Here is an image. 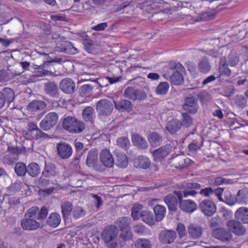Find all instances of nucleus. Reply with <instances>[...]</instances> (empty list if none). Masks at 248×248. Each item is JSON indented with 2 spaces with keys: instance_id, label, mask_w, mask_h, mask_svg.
I'll use <instances>...</instances> for the list:
<instances>
[{
  "instance_id": "1",
  "label": "nucleus",
  "mask_w": 248,
  "mask_h": 248,
  "mask_svg": "<svg viewBox=\"0 0 248 248\" xmlns=\"http://www.w3.org/2000/svg\"><path fill=\"white\" fill-rule=\"evenodd\" d=\"M118 233V228L114 225L106 226L101 232V238L108 248H117L118 242L116 238Z\"/></svg>"
},
{
  "instance_id": "2",
  "label": "nucleus",
  "mask_w": 248,
  "mask_h": 248,
  "mask_svg": "<svg viewBox=\"0 0 248 248\" xmlns=\"http://www.w3.org/2000/svg\"><path fill=\"white\" fill-rule=\"evenodd\" d=\"M62 126L64 129L72 133H80L85 129L84 123L72 116H66L63 119Z\"/></svg>"
},
{
  "instance_id": "3",
  "label": "nucleus",
  "mask_w": 248,
  "mask_h": 248,
  "mask_svg": "<svg viewBox=\"0 0 248 248\" xmlns=\"http://www.w3.org/2000/svg\"><path fill=\"white\" fill-rule=\"evenodd\" d=\"M181 187L185 190L173 191V195L178 198L179 204L181 201H184L182 199L183 197H187L189 195L195 196L198 193L196 190L200 189L201 185L197 183H185L182 184Z\"/></svg>"
},
{
  "instance_id": "4",
  "label": "nucleus",
  "mask_w": 248,
  "mask_h": 248,
  "mask_svg": "<svg viewBox=\"0 0 248 248\" xmlns=\"http://www.w3.org/2000/svg\"><path fill=\"white\" fill-rule=\"evenodd\" d=\"M96 109L99 116L102 117L110 115L113 109V106L109 100L101 99L96 103Z\"/></svg>"
},
{
  "instance_id": "5",
  "label": "nucleus",
  "mask_w": 248,
  "mask_h": 248,
  "mask_svg": "<svg viewBox=\"0 0 248 248\" xmlns=\"http://www.w3.org/2000/svg\"><path fill=\"white\" fill-rule=\"evenodd\" d=\"M58 115L54 112H50L46 115L40 123L39 126L41 129L46 131L52 128L57 123Z\"/></svg>"
},
{
  "instance_id": "6",
  "label": "nucleus",
  "mask_w": 248,
  "mask_h": 248,
  "mask_svg": "<svg viewBox=\"0 0 248 248\" xmlns=\"http://www.w3.org/2000/svg\"><path fill=\"white\" fill-rule=\"evenodd\" d=\"M86 164L88 167L93 168L96 171L102 172L105 170L102 165L98 161V154L95 150L92 149L89 151Z\"/></svg>"
},
{
  "instance_id": "7",
  "label": "nucleus",
  "mask_w": 248,
  "mask_h": 248,
  "mask_svg": "<svg viewBox=\"0 0 248 248\" xmlns=\"http://www.w3.org/2000/svg\"><path fill=\"white\" fill-rule=\"evenodd\" d=\"M55 50L70 55H74L79 52L78 49L70 42L65 40H61L57 42Z\"/></svg>"
},
{
  "instance_id": "8",
  "label": "nucleus",
  "mask_w": 248,
  "mask_h": 248,
  "mask_svg": "<svg viewBox=\"0 0 248 248\" xmlns=\"http://www.w3.org/2000/svg\"><path fill=\"white\" fill-rule=\"evenodd\" d=\"M182 108L187 113L192 115L196 114L199 108L198 99L194 96L186 97Z\"/></svg>"
},
{
  "instance_id": "9",
  "label": "nucleus",
  "mask_w": 248,
  "mask_h": 248,
  "mask_svg": "<svg viewBox=\"0 0 248 248\" xmlns=\"http://www.w3.org/2000/svg\"><path fill=\"white\" fill-rule=\"evenodd\" d=\"M211 233L213 237L223 243H228L232 239L231 233L223 228L214 229L212 230Z\"/></svg>"
},
{
  "instance_id": "10",
  "label": "nucleus",
  "mask_w": 248,
  "mask_h": 248,
  "mask_svg": "<svg viewBox=\"0 0 248 248\" xmlns=\"http://www.w3.org/2000/svg\"><path fill=\"white\" fill-rule=\"evenodd\" d=\"M56 147L58 155L61 159H67L70 157L73 154L71 145L65 142L58 143Z\"/></svg>"
},
{
  "instance_id": "11",
  "label": "nucleus",
  "mask_w": 248,
  "mask_h": 248,
  "mask_svg": "<svg viewBox=\"0 0 248 248\" xmlns=\"http://www.w3.org/2000/svg\"><path fill=\"white\" fill-rule=\"evenodd\" d=\"M199 208L207 217L212 216L217 210L216 205L209 200H204L199 203Z\"/></svg>"
},
{
  "instance_id": "12",
  "label": "nucleus",
  "mask_w": 248,
  "mask_h": 248,
  "mask_svg": "<svg viewBox=\"0 0 248 248\" xmlns=\"http://www.w3.org/2000/svg\"><path fill=\"white\" fill-rule=\"evenodd\" d=\"M172 146L170 144L162 146L153 152L154 160L155 162H161L170 152Z\"/></svg>"
},
{
  "instance_id": "13",
  "label": "nucleus",
  "mask_w": 248,
  "mask_h": 248,
  "mask_svg": "<svg viewBox=\"0 0 248 248\" xmlns=\"http://www.w3.org/2000/svg\"><path fill=\"white\" fill-rule=\"evenodd\" d=\"M227 226L229 230L237 236H242L246 233V227L238 221L234 220L228 221Z\"/></svg>"
},
{
  "instance_id": "14",
  "label": "nucleus",
  "mask_w": 248,
  "mask_h": 248,
  "mask_svg": "<svg viewBox=\"0 0 248 248\" xmlns=\"http://www.w3.org/2000/svg\"><path fill=\"white\" fill-rule=\"evenodd\" d=\"M176 238V233L173 230H164L158 235V239L161 244L164 245L172 243Z\"/></svg>"
},
{
  "instance_id": "15",
  "label": "nucleus",
  "mask_w": 248,
  "mask_h": 248,
  "mask_svg": "<svg viewBox=\"0 0 248 248\" xmlns=\"http://www.w3.org/2000/svg\"><path fill=\"white\" fill-rule=\"evenodd\" d=\"M15 97V93L11 88H5L0 91V109L5 103L10 104L13 101Z\"/></svg>"
},
{
  "instance_id": "16",
  "label": "nucleus",
  "mask_w": 248,
  "mask_h": 248,
  "mask_svg": "<svg viewBox=\"0 0 248 248\" xmlns=\"http://www.w3.org/2000/svg\"><path fill=\"white\" fill-rule=\"evenodd\" d=\"M172 165L175 168L182 169L187 167L192 161L183 155H177L171 158Z\"/></svg>"
},
{
  "instance_id": "17",
  "label": "nucleus",
  "mask_w": 248,
  "mask_h": 248,
  "mask_svg": "<svg viewBox=\"0 0 248 248\" xmlns=\"http://www.w3.org/2000/svg\"><path fill=\"white\" fill-rule=\"evenodd\" d=\"M100 159L104 166L111 168L114 163V159L110 151L108 149L102 150L99 155Z\"/></svg>"
},
{
  "instance_id": "18",
  "label": "nucleus",
  "mask_w": 248,
  "mask_h": 248,
  "mask_svg": "<svg viewBox=\"0 0 248 248\" xmlns=\"http://www.w3.org/2000/svg\"><path fill=\"white\" fill-rule=\"evenodd\" d=\"M20 224L22 228L24 230H35L40 226V223L37 222L35 218L26 217H24L21 220Z\"/></svg>"
},
{
  "instance_id": "19",
  "label": "nucleus",
  "mask_w": 248,
  "mask_h": 248,
  "mask_svg": "<svg viewBox=\"0 0 248 248\" xmlns=\"http://www.w3.org/2000/svg\"><path fill=\"white\" fill-rule=\"evenodd\" d=\"M44 91L45 93L50 97L58 98L59 97V90L58 85L54 81H48L44 84Z\"/></svg>"
},
{
  "instance_id": "20",
  "label": "nucleus",
  "mask_w": 248,
  "mask_h": 248,
  "mask_svg": "<svg viewBox=\"0 0 248 248\" xmlns=\"http://www.w3.org/2000/svg\"><path fill=\"white\" fill-rule=\"evenodd\" d=\"M76 84L73 80L69 78H65L60 83V88L64 93L71 94L74 92Z\"/></svg>"
},
{
  "instance_id": "21",
  "label": "nucleus",
  "mask_w": 248,
  "mask_h": 248,
  "mask_svg": "<svg viewBox=\"0 0 248 248\" xmlns=\"http://www.w3.org/2000/svg\"><path fill=\"white\" fill-rule=\"evenodd\" d=\"M179 207L183 212L191 213L197 210L198 206L194 201L190 200H185L184 201H181L179 204Z\"/></svg>"
},
{
  "instance_id": "22",
  "label": "nucleus",
  "mask_w": 248,
  "mask_h": 248,
  "mask_svg": "<svg viewBox=\"0 0 248 248\" xmlns=\"http://www.w3.org/2000/svg\"><path fill=\"white\" fill-rule=\"evenodd\" d=\"M164 201L167 205L169 212L173 213L176 211L179 202L174 195L168 194L164 198Z\"/></svg>"
},
{
  "instance_id": "23",
  "label": "nucleus",
  "mask_w": 248,
  "mask_h": 248,
  "mask_svg": "<svg viewBox=\"0 0 248 248\" xmlns=\"http://www.w3.org/2000/svg\"><path fill=\"white\" fill-rule=\"evenodd\" d=\"M114 104L115 108L119 111L130 112L132 110V105L131 102L127 100L114 101Z\"/></svg>"
},
{
  "instance_id": "24",
  "label": "nucleus",
  "mask_w": 248,
  "mask_h": 248,
  "mask_svg": "<svg viewBox=\"0 0 248 248\" xmlns=\"http://www.w3.org/2000/svg\"><path fill=\"white\" fill-rule=\"evenodd\" d=\"M58 174L56 165L52 163H45L44 170L42 172V175L45 177L49 178L54 177Z\"/></svg>"
},
{
  "instance_id": "25",
  "label": "nucleus",
  "mask_w": 248,
  "mask_h": 248,
  "mask_svg": "<svg viewBox=\"0 0 248 248\" xmlns=\"http://www.w3.org/2000/svg\"><path fill=\"white\" fill-rule=\"evenodd\" d=\"M132 141L135 146L139 149L145 150L148 147V144L145 139L140 135L135 134L132 136Z\"/></svg>"
},
{
  "instance_id": "26",
  "label": "nucleus",
  "mask_w": 248,
  "mask_h": 248,
  "mask_svg": "<svg viewBox=\"0 0 248 248\" xmlns=\"http://www.w3.org/2000/svg\"><path fill=\"white\" fill-rule=\"evenodd\" d=\"M46 107V103L44 101L40 100H33L27 106L28 110L31 112L41 111Z\"/></svg>"
},
{
  "instance_id": "27",
  "label": "nucleus",
  "mask_w": 248,
  "mask_h": 248,
  "mask_svg": "<svg viewBox=\"0 0 248 248\" xmlns=\"http://www.w3.org/2000/svg\"><path fill=\"white\" fill-rule=\"evenodd\" d=\"M134 165L137 168L146 169L150 167L151 161L147 156L140 155L135 159Z\"/></svg>"
},
{
  "instance_id": "28",
  "label": "nucleus",
  "mask_w": 248,
  "mask_h": 248,
  "mask_svg": "<svg viewBox=\"0 0 248 248\" xmlns=\"http://www.w3.org/2000/svg\"><path fill=\"white\" fill-rule=\"evenodd\" d=\"M115 157V164L120 168H125L128 164V160L125 154L118 151L114 152Z\"/></svg>"
},
{
  "instance_id": "29",
  "label": "nucleus",
  "mask_w": 248,
  "mask_h": 248,
  "mask_svg": "<svg viewBox=\"0 0 248 248\" xmlns=\"http://www.w3.org/2000/svg\"><path fill=\"white\" fill-rule=\"evenodd\" d=\"M82 116L85 122L93 124L95 118V112L93 108L92 107H86L82 110Z\"/></svg>"
},
{
  "instance_id": "30",
  "label": "nucleus",
  "mask_w": 248,
  "mask_h": 248,
  "mask_svg": "<svg viewBox=\"0 0 248 248\" xmlns=\"http://www.w3.org/2000/svg\"><path fill=\"white\" fill-rule=\"evenodd\" d=\"M181 127V121L176 119H173L172 120L169 121L166 126L167 130L170 134L176 133L180 130Z\"/></svg>"
},
{
  "instance_id": "31",
  "label": "nucleus",
  "mask_w": 248,
  "mask_h": 248,
  "mask_svg": "<svg viewBox=\"0 0 248 248\" xmlns=\"http://www.w3.org/2000/svg\"><path fill=\"white\" fill-rule=\"evenodd\" d=\"M148 141L150 145L155 147L162 144L163 138L156 132L150 133L148 136Z\"/></svg>"
},
{
  "instance_id": "32",
  "label": "nucleus",
  "mask_w": 248,
  "mask_h": 248,
  "mask_svg": "<svg viewBox=\"0 0 248 248\" xmlns=\"http://www.w3.org/2000/svg\"><path fill=\"white\" fill-rule=\"evenodd\" d=\"M189 235L193 239L200 238L202 232V228L198 225L190 224L188 227Z\"/></svg>"
},
{
  "instance_id": "33",
  "label": "nucleus",
  "mask_w": 248,
  "mask_h": 248,
  "mask_svg": "<svg viewBox=\"0 0 248 248\" xmlns=\"http://www.w3.org/2000/svg\"><path fill=\"white\" fill-rule=\"evenodd\" d=\"M234 217L244 223H248V208L244 207L239 208L235 212Z\"/></svg>"
},
{
  "instance_id": "34",
  "label": "nucleus",
  "mask_w": 248,
  "mask_h": 248,
  "mask_svg": "<svg viewBox=\"0 0 248 248\" xmlns=\"http://www.w3.org/2000/svg\"><path fill=\"white\" fill-rule=\"evenodd\" d=\"M228 65L226 57H221L219 62V72L220 75H225L226 77L231 75V70L228 67Z\"/></svg>"
},
{
  "instance_id": "35",
  "label": "nucleus",
  "mask_w": 248,
  "mask_h": 248,
  "mask_svg": "<svg viewBox=\"0 0 248 248\" xmlns=\"http://www.w3.org/2000/svg\"><path fill=\"white\" fill-rule=\"evenodd\" d=\"M198 68L199 70L203 74H207L210 72L211 69V65L207 57H203L199 60Z\"/></svg>"
},
{
  "instance_id": "36",
  "label": "nucleus",
  "mask_w": 248,
  "mask_h": 248,
  "mask_svg": "<svg viewBox=\"0 0 248 248\" xmlns=\"http://www.w3.org/2000/svg\"><path fill=\"white\" fill-rule=\"evenodd\" d=\"M61 217L60 215L56 213H51L46 220V223L51 227L55 228L60 223Z\"/></svg>"
},
{
  "instance_id": "37",
  "label": "nucleus",
  "mask_w": 248,
  "mask_h": 248,
  "mask_svg": "<svg viewBox=\"0 0 248 248\" xmlns=\"http://www.w3.org/2000/svg\"><path fill=\"white\" fill-rule=\"evenodd\" d=\"M131 218L128 217H119L116 222V227L119 228L121 231L124 230H127L130 229L129 225L131 223Z\"/></svg>"
},
{
  "instance_id": "38",
  "label": "nucleus",
  "mask_w": 248,
  "mask_h": 248,
  "mask_svg": "<svg viewBox=\"0 0 248 248\" xmlns=\"http://www.w3.org/2000/svg\"><path fill=\"white\" fill-rule=\"evenodd\" d=\"M142 93L138 89H136L132 87L127 88L124 92L125 97L132 100L140 99V95Z\"/></svg>"
},
{
  "instance_id": "39",
  "label": "nucleus",
  "mask_w": 248,
  "mask_h": 248,
  "mask_svg": "<svg viewBox=\"0 0 248 248\" xmlns=\"http://www.w3.org/2000/svg\"><path fill=\"white\" fill-rule=\"evenodd\" d=\"M154 211L155 215V219L158 222L163 220L165 217L166 209L163 205L157 204L154 207Z\"/></svg>"
},
{
  "instance_id": "40",
  "label": "nucleus",
  "mask_w": 248,
  "mask_h": 248,
  "mask_svg": "<svg viewBox=\"0 0 248 248\" xmlns=\"http://www.w3.org/2000/svg\"><path fill=\"white\" fill-rule=\"evenodd\" d=\"M142 220L150 226L155 224V219L153 213L150 211L144 210L140 213Z\"/></svg>"
},
{
  "instance_id": "41",
  "label": "nucleus",
  "mask_w": 248,
  "mask_h": 248,
  "mask_svg": "<svg viewBox=\"0 0 248 248\" xmlns=\"http://www.w3.org/2000/svg\"><path fill=\"white\" fill-rule=\"evenodd\" d=\"M27 173L32 177H36L40 173V168L39 165L32 162L27 166Z\"/></svg>"
},
{
  "instance_id": "42",
  "label": "nucleus",
  "mask_w": 248,
  "mask_h": 248,
  "mask_svg": "<svg viewBox=\"0 0 248 248\" xmlns=\"http://www.w3.org/2000/svg\"><path fill=\"white\" fill-rule=\"evenodd\" d=\"M229 51V49L226 47H222L218 49L210 50L208 51V54L214 58H217L225 57V55Z\"/></svg>"
},
{
  "instance_id": "43",
  "label": "nucleus",
  "mask_w": 248,
  "mask_h": 248,
  "mask_svg": "<svg viewBox=\"0 0 248 248\" xmlns=\"http://www.w3.org/2000/svg\"><path fill=\"white\" fill-rule=\"evenodd\" d=\"M227 62L230 66H235L239 62V59L236 52L234 50H231L226 58Z\"/></svg>"
},
{
  "instance_id": "44",
  "label": "nucleus",
  "mask_w": 248,
  "mask_h": 248,
  "mask_svg": "<svg viewBox=\"0 0 248 248\" xmlns=\"http://www.w3.org/2000/svg\"><path fill=\"white\" fill-rule=\"evenodd\" d=\"M81 43L84 46V49L88 53L94 54L96 52L93 42L91 39L88 38L82 39Z\"/></svg>"
},
{
  "instance_id": "45",
  "label": "nucleus",
  "mask_w": 248,
  "mask_h": 248,
  "mask_svg": "<svg viewBox=\"0 0 248 248\" xmlns=\"http://www.w3.org/2000/svg\"><path fill=\"white\" fill-rule=\"evenodd\" d=\"M14 170L16 174L19 177L25 176L27 171L25 164L21 162L16 163Z\"/></svg>"
},
{
  "instance_id": "46",
  "label": "nucleus",
  "mask_w": 248,
  "mask_h": 248,
  "mask_svg": "<svg viewBox=\"0 0 248 248\" xmlns=\"http://www.w3.org/2000/svg\"><path fill=\"white\" fill-rule=\"evenodd\" d=\"M62 212L64 218H67L73 209V204L71 202H65L61 205Z\"/></svg>"
},
{
  "instance_id": "47",
  "label": "nucleus",
  "mask_w": 248,
  "mask_h": 248,
  "mask_svg": "<svg viewBox=\"0 0 248 248\" xmlns=\"http://www.w3.org/2000/svg\"><path fill=\"white\" fill-rule=\"evenodd\" d=\"M169 87V84L167 82H161L157 86L155 91L157 94L163 95L168 93Z\"/></svg>"
},
{
  "instance_id": "48",
  "label": "nucleus",
  "mask_w": 248,
  "mask_h": 248,
  "mask_svg": "<svg viewBox=\"0 0 248 248\" xmlns=\"http://www.w3.org/2000/svg\"><path fill=\"white\" fill-rule=\"evenodd\" d=\"M151 241L146 238H138L135 243V248H151Z\"/></svg>"
},
{
  "instance_id": "49",
  "label": "nucleus",
  "mask_w": 248,
  "mask_h": 248,
  "mask_svg": "<svg viewBox=\"0 0 248 248\" xmlns=\"http://www.w3.org/2000/svg\"><path fill=\"white\" fill-rule=\"evenodd\" d=\"M236 203H246L248 200V192L243 189L239 190L235 196Z\"/></svg>"
},
{
  "instance_id": "50",
  "label": "nucleus",
  "mask_w": 248,
  "mask_h": 248,
  "mask_svg": "<svg viewBox=\"0 0 248 248\" xmlns=\"http://www.w3.org/2000/svg\"><path fill=\"white\" fill-rule=\"evenodd\" d=\"M203 140L201 138L199 139L193 140L192 142L188 145V149L191 152H196L202 146Z\"/></svg>"
},
{
  "instance_id": "51",
  "label": "nucleus",
  "mask_w": 248,
  "mask_h": 248,
  "mask_svg": "<svg viewBox=\"0 0 248 248\" xmlns=\"http://www.w3.org/2000/svg\"><path fill=\"white\" fill-rule=\"evenodd\" d=\"M171 82L176 85L181 84L183 81V77L181 73L178 71H175L171 76L170 78Z\"/></svg>"
},
{
  "instance_id": "52",
  "label": "nucleus",
  "mask_w": 248,
  "mask_h": 248,
  "mask_svg": "<svg viewBox=\"0 0 248 248\" xmlns=\"http://www.w3.org/2000/svg\"><path fill=\"white\" fill-rule=\"evenodd\" d=\"M187 112L182 113V119L181 121V126L183 125L186 128L189 127L193 124V118L190 116Z\"/></svg>"
},
{
  "instance_id": "53",
  "label": "nucleus",
  "mask_w": 248,
  "mask_h": 248,
  "mask_svg": "<svg viewBox=\"0 0 248 248\" xmlns=\"http://www.w3.org/2000/svg\"><path fill=\"white\" fill-rule=\"evenodd\" d=\"M93 87L90 85L85 84L79 89V95L82 97H88L92 94Z\"/></svg>"
},
{
  "instance_id": "54",
  "label": "nucleus",
  "mask_w": 248,
  "mask_h": 248,
  "mask_svg": "<svg viewBox=\"0 0 248 248\" xmlns=\"http://www.w3.org/2000/svg\"><path fill=\"white\" fill-rule=\"evenodd\" d=\"M117 142L118 146L125 150H127L130 145L129 140L126 137L119 138L117 140Z\"/></svg>"
},
{
  "instance_id": "55",
  "label": "nucleus",
  "mask_w": 248,
  "mask_h": 248,
  "mask_svg": "<svg viewBox=\"0 0 248 248\" xmlns=\"http://www.w3.org/2000/svg\"><path fill=\"white\" fill-rule=\"evenodd\" d=\"M142 207V205L140 204H135L133 205L131 210V215L134 220L139 219L140 216V212Z\"/></svg>"
},
{
  "instance_id": "56",
  "label": "nucleus",
  "mask_w": 248,
  "mask_h": 248,
  "mask_svg": "<svg viewBox=\"0 0 248 248\" xmlns=\"http://www.w3.org/2000/svg\"><path fill=\"white\" fill-rule=\"evenodd\" d=\"M234 102L239 108H244L247 102V98L243 95H237L235 97Z\"/></svg>"
},
{
  "instance_id": "57",
  "label": "nucleus",
  "mask_w": 248,
  "mask_h": 248,
  "mask_svg": "<svg viewBox=\"0 0 248 248\" xmlns=\"http://www.w3.org/2000/svg\"><path fill=\"white\" fill-rule=\"evenodd\" d=\"M45 65L46 64L44 63V64L39 66L38 67L36 68L37 71H36V76L43 77L46 75H52L53 74V72L44 69Z\"/></svg>"
},
{
  "instance_id": "58",
  "label": "nucleus",
  "mask_w": 248,
  "mask_h": 248,
  "mask_svg": "<svg viewBox=\"0 0 248 248\" xmlns=\"http://www.w3.org/2000/svg\"><path fill=\"white\" fill-rule=\"evenodd\" d=\"M39 211V209L37 206H33L28 209V212L25 214L24 217L35 219L38 216Z\"/></svg>"
},
{
  "instance_id": "59",
  "label": "nucleus",
  "mask_w": 248,
  "mask_h": 248,
  "mask_svg": "<svg viewBox=\"0 0 248 248\" xmlns=\"http://www.w3.org/2000/svg\"><path fill=\"white\" fill-rule=\"evenodd\" d=\"M18 157H16L11 154H8L4 155L2 157V161L4 164L11 165L14 163L16 160H17Z\"/></svg>"
},
{
  "instance_id": "60",
  "label": "nucleus",
  "mask_w": 248,
  "mask_h": 248,
  "mask_svg": "<svg viewBox=\"0 0 248 248\" xmlns=\"http://www.w3.org/2000/svg\"><path fill=\"white\" fill-rule=\"evenodd\" d=\"M11 73L5 69L0 70V82L7 81L11 78Z\"/></svg>"
},
{
  "instance_id": "61",
  "label": "nucleus",
  "mask_w": 248,
  "mask_h": 248,
  "mask_svg": "<svg viewBox=\"0 0 248 248\" xmlns=\"http://www.w3.org/2000/svg\"><path fill=\"white\" fill-rule=\"evenodd\" d=\"M224 95L227 97L232 96L235 93L234 87L233 85H229L223 87Z\"/></svg>"
},
{
  "instance_id": "62",
  "label": "nucleus",
  "mask_w": 248,
  "mask_h": 248,
  "mask_svg": "<svg viewBox=\"0 0 248 248\" xmlns=\"http://www.w3.org/2000/svg\"><path fill=\"white\" fill-rule=\"evenodd\" d=\"M48 209L44 206H43L38 212L37 219L39 220H44L48 215Z\"/></svg>"
},
{
  "instance_id": "63",
  "label": "nucleus",
  "mask_w": 248,
  "mask_h": 248,
  "mask_svg": "<svg viewBox=\"0 0 248 248\" xmlns=\"http://www.w3.org/2000/svg\"><path fill=\"white\" fill-rule=\"evenodd\" d=\"M176 231L180 239L186 236V229L183 224L179 223L176 227Z\"/></svg>"
},
{
  "instance_id": "64",
  "label": "nucleus",
  "mask_w": 248,
  "mask_h": 248,
  "mask_svg": "<svg viewBox=\"0 0 248 248\" xmlns=\"http://www.w3.org/2000/svg\"><path fill=\"white\" fill-rule=\"evenodd\" d=\"M72 214L73 217L76 218H79L85 215L84 210L81 207H75L74 210L72 212Z\"/></svg>"
}]
</instances>
